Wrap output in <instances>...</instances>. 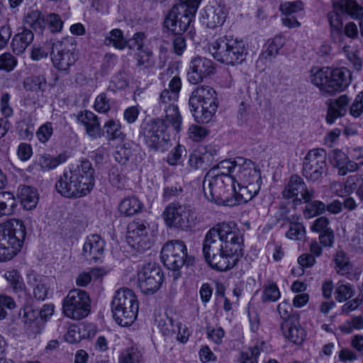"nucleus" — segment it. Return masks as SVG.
Instances as JSON below:
<instances>
[{
	"instance_id": "1",
	"label": "nucleus",
	"mask_w": 363,
	"mask_h": 363,
	"mask_svg": "<svg viewBox=\"0 0 363 363\" xmlns=\"http://www.w3.org/2000/svg\"><path fill=\"white\" fill-rule=\"evenodd\" d=\"M242 238L235 224L222 223L216 225L206 234L203 254L206 263L218 271L234 267L242 257Z\"/></svg>"
},
{
	"instance_id": "2",
	"label": "nucleus",
	"mask_w": 363,
	"mask_h": 363,
	"mask_svg": "<svg viewBox=\"0 0 363 363\" xmlns=\"http://www.w3.org/2000/svg\"><path fill=\"white\" fill-rule=\"evenodd\" d=\"M94 169L89 160H83L66 171L55 184V189L62 196L78 199L86 196L94 186Z\"/></svg>"
},
{
	"instance_id": "3",
	"label": "nucleus",
	"mask_w": 363,
	"mask_h": 363,
	"mask_svg": "<svg viewBox=\"0 0 363 363\" xmlns=\"http://www.w3.org/2000/svg\"><path fill=\"white\" fill-rule=\"evenodd\" d=\"M26 235L23 222L10 219L0 224V262L12 259L21 250Z\"/></svg>"
},
{
	"instance_id": "4",
	"label": "nucleus",
	"mask_w": 363,
	"mask_h": 363,
	"mask_svg": "<svg viewBox=\"0 0 363 363\" xmlns=\"http://www.w3.org/2000/svg\"><path fill=\"white\" fill-rule=\"evenodd\" d=\"M189 104L195 120L199 123H207L212 120L217 111V94L209 86H199L192 91Z\"/></svg>"
},
{
	"instance_id": "5",
	"label": "nucleus",
	"mask_w": 363,
	"mask_h": 363,
	"mask_svg": "<svg viewBox=\"0 0 363 363\" xmlns=\"http://www.w3.org/2000/svg\"><path fill=\"white\" fill-rule=\"evenodd\" d=\"M208 50L215 60L228 65L242 63L247 55V48L242 40L227 35L211 43Z\"/></svg>"
},
{
	"instance_id": "6",
	"label": "nucleus",
	"mask_w": 363,
	"mask_h": 363,
	"mask_svg": "<svg viewBox=\"0 0 363 363\" xmlns=\"http://www.w3.org/2000/svg\"><path fill=\"white\" fill-rule=\"evenodd\" d=\"M138 309V301L132 290L121 288L116 291L111 301V312L116 323L123 327L131 325Z\"/></svg>"
},
{
	"instance_id": "7",
	"label": "nucleus",
	"mask_w": 363,
	"mask_h": 363,
	"mask_svg": "<svg viewBox=\"0 0 363 363\" xmlns=\"http://www.w3.org/2000/svg\"><path fill=\"white\" fill-rule=\"evenodd\" d=\"M170 125L164 118L144 120L140 125V135L148 148L164 152L172 146L169 135L166 133Z\"/></svg>"
},
{
	"instance_id": "8",
	"label": "nucleus",
	"mask_w": 363,
	"mask_h": 363,
	"mask_svg": "<svg viewBox=\"0 0 363 363\" xmlns=\"http://www.w3.org/2000/svg\"><path fill=\"white\" fill-rule=\"evenodd\" d=\"M233 176L215 174L214 171H208L203 179V189L207 199L218 204L228 202L235 191Z\"/></svg>"
},
{
	"instance_id": "9",
	"label": "nucleus",
	"mask_w": 363,
	"mask_h": 363,
	"mask_svg": "<svg viewBox=\"0 0 363 363\" xmlns=\"http://www.w3.org/2000/svg\"><path fill=\"white\" fill-rule=\"evenodd\" d=\"M200 1L180 0L174 5L164 21V26L174 35L185 32L191 23Z\"/></svg>"
},
{
	"instance_id": "10",
	"label": "nucleus",
	"mask_w": 363,
	"mask_h": 363,
	"mask_svg": "<svg viewBox=\"0 0 363 363\" xmlns=\"http://www.w3.org/2000/svg\"><path fill=\"white\" fill-rule=\"evenodd\" d=\"M344 16L356 20L362 19L363 6L356 0H333V9L327 16L333 36L342 37Z\"/></svg>"
},
{
	"instance_id": "11",
	"label": "nucleus",
	"mask_w": 363,
	"mask_h": 363,
	"mask_svg": "<svg viewBox=\"0 0 363 363\" xmlns=\"http://www.w3.org/2000/svg\"><path fill=\"white\" fill-rule=\"evenodd\" d=\"M182 87L181 79L174 76L168 84V89H164L160 94L159 105L165 112L164 119L172 125L176 132L181 130L182 116L177 105L175 104L179 97Z\"/></svg>"
},
{
	"instance_id": "12",
	"label": "nucleus",
	"mask_w": 363,
	"mask_h": 363,
	"mask_svg": "<svg viewBox=\"0 0 363 363\" xmlns=\"http://www.w3.org/2000/svg\"><path fill=\"white\" fill-rule=\"evenodd\" d=\"M161 260L169 269L174 271L173 276L177 279L179 269L184 265H192L194 257H187V249L183 241L174 240L167 242L162 248Z\"/></svg>"
},
{
	"instance_id": "13",
	"label": "nucleus",
	"mask_w": 363,
	"mask_h": 363,
	"mask_svg": "<svg viewBox=\"0 0 363 363\" xmlns=\"http://www.w3.org/2000/svg\"><path fill=\"white\" fill-rule=\"evenodd\" d=\"M162 217L167 227L180 230L190 229L195 221L191 206L179 202L169 203L162 213Z\"/></svg>"
},
{
	"instance_id": "14",
	"label": "nucleus",
	"mask_w": 363,
	"mask_h": 363,
	"mask_svg": "<svg viewBox=\"0 0 363 363\" xmlns=\"http://www.w3.org/2000/svg\"><path fill=\"white\" fill-rule=\"evenodd\" d=\"M51 60L54 67L65 74L77 60L76 45L72 38H63L52 43Z\"/></svg>"
},
{
	"instance_id": "15",
	"label": "nucleus",
	"mask_w": 363,
	"mask_h": 363,
	"mask_svg": "<svg viewBox=\"0 0 363 363\" xmlns=\"http://www.w3.org/2000/svg\"><path fill=\"white\" fill-rule=\"evenodd\" d=\"M327 154L323 148H315L308 152L303 162L302 174L311 182H317L327 175Z\"/></svg>"
},
{
	"instance_id": "16",
	"label": "nucleus",
	"mask_w": 363,
	"mask_h": 363,
	"mask_svg": "<svg viewBox=\"0 0 363 363\" xmlns=\"http://www.w3.org/2000/svg\"><path fill=\"white\" fill-rule=\"evenodd\" d=\"M62 310L69 318L82 319L90 312V298L85 291L71 290L63 300Z\"/></svg>"
},
{
	"instance_id": "17",
	"label": "nucleus",
	"mask_w": 363,
	"mask_h": 363,
	"mask_svg": "<svg viewBox=\"0 0 363 363\" xmlns=\"http://www.w3.org/2000/svg\"><path fill=\"white\" fill-rule=\"evenodd\" d=\"M164 273L156 263L144 264L138 272V285L145 294H152L160 289Z\"/></svg>"
},
{
	"instance_id": "18",
	"label": "nucleus",
	"mask_w": 363,
	"mask_h": 363,
	"mask_svg": "<svg viewBox=\"0 0 363 363\" xmlns=\"http://www.w3.org/2000/svg\"><path fill=\"white\" fill-rule=\"evenodd\" d=\"M126 239L132 248L140 253L145 252L152 246L149 238V224L143 220H134L128 224Z\"/></svg>"
},
{
	"instance_id": "19",
	"label": "nucleus",
	"mask_w": 363,
	"mask_h": 363,
	"mask_svg": "<svg viewBox=\"0 0 363 363\" xmlns=\"http://www.w3.org/2000/svg\"><path fill=\"white\" fill-rule=\"evenodd\" d=\"M238 168L233 174L235 183L238 185H254L261 187L260 170L255 163L248 159L238 157Z\"/></svg>"
},
{
	"instance_id": "20",
	"label": "nucleus",
	"mask_w": 363,
	"mask_h": 363,
	"mask_svg": "<svg viewBox=\"0 0 363 363\" xmlns=\"http://www.w3.org/2000/svg\"><path fill=\"white\" fill-rule=\"evenodd\" d=\"M282 195L286 199L296 198L298 201L308 203L314 197V190L308 189L303 179L298 174L291 176Z\"/></svg>"
},
{
	"instance_id": "21",
	"label": "nucleus",
	"mask_w": 363,
	"mask_h": 363,
	"mask_svg": "<svg viewBox=\"0 0 363 363\" xmlns=\"http://www.w3.org/2000/svg\"><path fill=\"white\" fill-rule=\"evenodd\" d=\"M215 70L213 62L206 57H196L190 63V71L188 72V80L193 84L201 82L203 78L213 74Z\"/></svg>"
},
{
	"instance_id": "22",
	"label": "nucleus",
	"mask_w": 363,
	"mask_h": 363,
	"mask_svg": "<svg viewBox=\"0 0 363 363\" xmlns=\"http://www.w3.org/2000/svg\"><path fill=\"white\" fill-rule=\"evenodd\" d=\"M200 14L201 23L212 29L222 26L227 16L225 8L216 2L206 6Z\"/></svg>"
},
{
	"instance_id": "23",
	"label": "nucleus",
	"mask_w": 363,
	"mask_h": 363,
	"mask_svg": "<svg viewBox=\"0 0 363 363\" xmlns=\"http://www.w3.org/2000/svg\"><path fill=\"white\" fill-rule=\"evenodd\" d=\"M105 242L97 234L88 236L83 246V256L89 262L96 263L104 256Z\"/></svg>"
},
{
	"instance_id": "24",
	"label": "nucleus",
	"mask_w": 363,
	"mask_h": 363,
	"mask_svg": "<svg viewBox=\"0 0 363 363\" xmlns=\"http://www.w3.org/2000/svg\"><path fill=\"white\" fill-rule=\"evenodd\" d=\"M329 84L328 85V95H333L343 91L351 82V72L345 67L336 68L328 71Z\"/></svg>"
},
{
	"instance_id": "25",
	"label": "nucleus",
	"mask_w": 363,
	"mask_h": 363,
	"mask_svg": "<svg viewBox=\"0 0 363 363\" xmlns=\"http://www.w3.org/2000/svg\"><path fill=\"white\" fill-rule=\"evenodd\" d=\"M327 104L326 122L331 125L337 118L346 115L350 104V99L346 94H342L337 99L329 100Z\"/></svg>"
},
{
	"instance_id": "26",
	"label": "nucleus",
	"mask_w": 363,
	"mask_h": 363,
	"mask_svg": "<svg viewBox=\"0 0 363 363\" xmlns=\"http://www.w3.org/2000/svg\"><path fill=\"white\" fill-rule=\"evenodd\" d=\"M77 121L82 124L87 135L91 138L96 139L102 136V130L97 116L89 111L80 112L77 115Z\"/></svg>"
},
{
	"instance_id": "27",
	"label": "nucleus",
	"mask_w": 363,
	"mask_h": 363,
	"mask_svg": "<svg viewBox=\"0 0 363 363\" xmlns=\"http://www.w3.org/2000/svg\"><path fill=\"white\" fill-rule=\"evenodd\" d=\"M158 322V328L161 333L164 336H169L177 333V340L182 342H185L188 340V336L184 334L186 333L185 328L184 329V334H181L182 325L179 323H175L172 318L167 315L161 317ZM189 335V334H187Z\"/></svg>"
},
{
	"instance_id": "28",
	"label": "nucleus",
	"mask_w": 363,
	"mask_h": 363,
	"mask_svg": "<svg viewBox=\"0 0 363 363\" xmlns=\"http://www.w3.org/2000/svg\"><path fill=\"white\" fill-rule=\"evenodd\" d=\"M34 35L27 27H23L21 32L16 34L11 41V47L16 55L22 54L33 42Z\"/></svg>"
},
{
	"instance_id": "29",
	"label": "nucleus",
	"mask_w": 363,
	"mask_h": 363,
	"mask_svg": "<svg viewBox=\"0 0 363 363\" xmlns=\"http://www.w3.org/2000/svg\"><path fill=\"white\" fill-rule=\"evenodd\" d=\"M23 23L24 27L31 28L35 32L43 34L46 28L45 15L39 10H32L25 15Z\"/></svg>"
},
{
	"instance_id": "30",
	"label": "nucleus",
	"mask_w": 363,
	"mask_h": 363,
	"mask_svg": "<svg viewBox=\"0 0 363 363\" xmlns=\"http://www.w3.org/2000/svg\"><path fill=\"white\" fill-rule=\"evenodd\" d=\"M27 284L33 288V294L35 298L44 301L48 293V288L44 283L43 278L34 273L30 272L28 274Z\"/></svg>"
},
{
	"instance_id": "31",
	"label": "nucleus",
	"mask_w": 363,
	"mask_h": 363,
	"mask_svg": "<svg viewBox=\"0 0 363 363\" xmlns=\"http://www.w3.org/2000/svg\"><path fill=\"white\" fill-rule=\"evenodd\" d=\"M281 329L286 338L291 342L301 345L303 342L306 337V331L299 325L292 323H281Z\"/></svg>"
},
{
	"instance_id": "32",
	"label": "nucleus",
	"mask_w": 363,
	"mask_h": 363,
	"mask_svg": "<svg viewBox=\"0 0 363 363\" xmlns=\"http://www.w3.org/2000/svg\"><path fill=\"white\" fill-rule=\"evenodd\" d=\"M96 333V329L91 324H82L78 330L76 328H70L65 335L67 342L69 343H76L79 342L82 336L83 337L90 338Z\"/></svg>"
},
{
	"instance_id": "33",
	"label": "nucleus",
	"mask_w": 363,
	"mask_h": 363,
	"mask_svg": "<svg viewBox=\"0 0 363 363\" xmlns=\"http://www.w3.org/2000/svg\"><path fill=\"white\" fill-rule=\"evenodd\" d=\"M46 75L44 73L33 74L26 77L23 82V88L27 91L35 93H43L48 87Z\"/></svg>"
},
{
	"instance_id": "34",
	"label": "nucleus",
	"mask_w": 363,
	"mask_h": 363,
	"mask_svg": "<svg viewBox=\"0 0 363 363\" xmlns=\"http://www.w3.org/2000/svg\"><path fill=\"white\" fill-rule=\"evenodd\" d=\"M310 81L318 87L323 94H328V85L329 84L328 68L313 67L311 70Z\"/></svg>"
},
{
	"instance_id": "35",
	"label": "nucleus",
	"mask_w": 363,
	"mask_h": 363,
	"mask_svg": "<svg viewBox=\"0 0 363 363\" xmlns=\"http://www.w3.org/2000/svg\"><path fill=\"white\" fill-rule=\"evenodd\" d=\"M18 196L22 206L26 210L33 209L38 202V195L37 191L30 186H19Z\"/></svg>"
},
{
	"instance_id": "36",
	"label": "nucleus",
	"mask_w": 363,
	"mask_h": 363,
	"mask_svg": "<svg viewBox=\"0 0 363 363\" xmlns=\"http://www.w3.org/2000/svg\"><path fill=\"white\" fill-rule=\"evenodd\" d=\"M260 186L254 185H238V189L235 186L233 195L238 203H247L253 199L259 191Z\"/></svg>"
},
{
	"instance_id": "37",
	"label": "nucleus",
	"mask_w": 363,
	"mask_h": 363,
	"mask_svg": "<svg viewBox=\"0 0 363 363\" xmlns=\"http://www.w3.org/2000/svg\"><path fill=\"white\" fill-rule=\"evenodd\" d=\"M16 207V198L11 192H0V218L12 214Z\"/></svg>"
},
{
	"instance_id": "38",
	"label": "nucleus",
	"mask_w": 363,
	"mask_h": 363,
	"mask_svg": "<svg viewBox=\"0 0 363 363\" xmlns=\"http://www.w3.org/2000/svg\"><path fill=\"white\" fill-rule=\"evenodd\" d=\"M238 157L234 160H224L216 165L213 166L209 171H214L215 174L219 176L223 175H230L236 173V169L238 168Z\"/></svg>"
},
{
	"instance_id": "39",
	"label": "nucleus",
	"mask_w": 363,
	"mask_h": 363,
	"mask_svg": "<svg viewBox=\"0 0 363 363\" xmlns=\"http://www.w3.org/2000/svg\"><path fill=\"white\" fill-rule=\"evenodd\" d=\"M101 130L102 136H105L108 140L118 138L122 139L123 138L121 125L118 121L108 120L104 123Z\"/></svg>"
},
{
	"instance_id": "40",
	"label": "nucleus",
	"mask_w": 363,
	"mask_h": 363,
	"mask_svg": "<svg viewBox=\"0 0 363 363\" xmlns=\"http://www.w3.org/2000/svg\"><path fill=\"white\" fill-rule=\"evenodd\" d=\"M211 155L208 152L201 153L195 151L190 154L188 163L194 169H206L211 162Z\"/></svg>"
},
{
	"instance_id": "41",
	"label": "nucleus",
	"mask_w": 363,
	"mask_h": 363,
	"mask_svg": "<svg viewBox=\"0 0 363 363\" xmlns=\"http://www.w3.org/2000/svg\"><path fill=\"white\" fill-rule=\"evenodd\" d=\"M142 203L135 196L124 199L119 205L118 209L121 213L126 216H133L141 210Z\"/></svg>"
},
{
	"instance_id": "42",
	"label": "nucleus",
	"mask_w": 363,
	"mask_h": 363,
	"mask_svg": "<svg viewBox=\"0 0 363 363\" xmlns=\"http://www.w3.org/2000/svg\"><path fill=\"white\" fill-rule=\"evenodd\" d=\"M335 269L337 274L344 276L348 274L352 269V265L349 260L347 254L342 251H337L333 257Z\"/></svg>"
},
{
	"instance_id": "43",
	"label": "nucleus",
	"mask_w": 363,
	"mask_h": 363,
	"mask_svg": "<svg viewBox=\"0 0 363 363\" xmlns=\"http://www.w3.org/2000/svg\"><path fill=\"white\" fill-rule=\"evenodd\" d=\"M67 160L65 154H60L57 157H52L50 155H40L38 164L43 171L50 170L57 167L58 165L65 162Z\"/></svg>"
},
{
	"instance_id": "44",
	"label": "nucleus",
	"mask_w": 363,
	"mask_h": 363,
	"mask_svg": "<svg viewBox=\"0 0 363 363\" xmlns=\"http://www.w3.org/2000/svg\"><path fill=\"white\" fill-rule=\"evenodd\" d=\"M106 45H113L115 48L123 50L127 45V41L120 29H113L109 32L104 39Z\"/></svg>"
},
{
	"instance_id": "45",
	"label": "nucleus",
	"mask_w": 363,
	"mask_h": 363,
	"mask_svg": "<svg viewBox=\"0 0 363 363\" xmlns=\"http://www.w3.org/2000/svg\"><path fill=\"white\" fill-rule=\"evenodd\" d=\"M290 223L289 229L286 233V238L294 240H302L306 237V229L302 223L295 221V217L288 219Z\"/></svg>"
},
{
	"instance_id": "46",
	"label": "nucleus",
	"mask_w": 363,
	"mask_h": 363,
	"mask_svg": "<svg viewBox=\"0 0 363 363\" xmlns=\"http://www.w3.org/2000/svg\"><path fill=\"white\" fill-rule=\"evenodd\" d=\"M354 291L352 285L343 281H339L336 284L335 297L338 302H343L354 296Z\"/></svg>"
},
{
	"instance_id": "47",
	"label": "nucleus",
	"mask_w": 363,
	"mask_h": 363,
	"mask_svg": "<svg viewBox=\"0 0 363 363\" xmlns=\"http://www.w3.org/2000/svg\"><path fill=\"white\" fill-rule=\"evenodd\" d=\"M137 67L140 69H148L155 65L152 52L147 48L138 51L135 55Z\"/></svg>"
},
{
	"instance_id": "48",
	"label": "nucleus",
	"mask_w": 363,
	"mask_h": 363,
	"mask_svg": "<svg viewBox=\"0 0 363 363\" xmlns=\"http://www.w3.org/2000/svg\"><path fill=\"white\" fill-rule=\"evenodd\" d=\"M284 44V40L282 37H274L267 49L262 53V57L267 61H271L272 58L278 55L279 50L283 47Z\"/></svg>"
},
{
	"instance_id": "49",
	"label": "nucleus",
	"mask_w": 363,
	"mask_h": 363,
	"mask_svg": "<svg viewBox=\"0 0 363 363\" xmlns=\"http://www.w3.org/2000/svg\"><path fill=\"white\" fill-rule=\"evenodd\" d=\"M362 181V179L360 177L359 174L348 177L344 183V190H341V192H337V190H336V194L339 196H343L345 194L352 193L354 191H357V189Z\"/></svg>"
},
{
	"instance_id": "50",
	"label": "nucleus",
	"mask_w": 363,
	"mask_h": 363,
	"mask_svg": "<svg viewBox=\"0 0 363 363\" xmlns=\"http://www.w3.org/2000/svg\"><path fill=\"white\" fill-rule=\"evenodd\" d=\"M326 211V205L320 201H309L304 210V216L311 218L324 213Z\"/></svg>"
},
{
	"instance_id": "51",
	"label": "nucleus",
	"mask_w": 363,
	"mask_h": 363,
	"mask_svg": "<svg viewBox=\"0 0 363 363\" xmlns=\"http://www.w3.org/2000/svg\"><path fill=\"white\" fill-rule=\"evenodd\" d=\"M186 152L185 147L178 144L168 154L167 162L171 166L179 164L182 160L183 154H186Z\"/></svg>"
},
{
	"instance_id": "52",
	"label": "nucleus",
	"mask_w": 363,
	"mask_h": 363,
	"mask_svg": "<svg viewBox=\"0 0 363 363\" xmlns=\"http://www.w3.org/2000/svg\"><path fill=\"white\" fill-rule=\"evenodd\" d=\"M132 155L133 150L129 144L118 147L113 154L115 160L122 164H125Z\"/></svg>"
},
{
	"instance_id": "53",
	"label": "nucleus",
	"mask_w": 363,
	"mask_h": 363,
	"mask_svg": "<svg viewBox=\"0 0 363 363\" xmlns=\"http://www.w3.org/2000/svg\"><path fill=\"white\" fill-rule=\"evenodd\" d=\"M304 4L301 1H287L281 4L279 6L280 11L285 16H291L293 13L303 11Z\"/></svg>"
},
{
	"instance_id": "54",
	"label": "nucleus",
	"mask_w": 363,
	"mask_h": 363,
	"mask_svg": "<svg viewBox=\"0 0 363 363\" xmlns=\"http://www.w3.org/2000/svg\"><path fill=\"white\" fill-rule=\"evenodd\" d=\"M46 27L51 33L60 32L63 27V21L60 16L56 13H51L45 16Z\"/></svg>"
},
{
	"instance_id": "55",
	"label": "nucleus",
	"mask_w": 363,
	"mask_h": 363,
	"mask_svg": "<svg viewBox=\"0 0 363 363\" xmlns=\"http://www.w3.org/2000/svg\"><path fill=\"white\" fill-rule=\"evenodd\" d=\"M5 278L10 283L11 286L15 291H18L23 290L24 284L18 271L11 270L7 272L5 274Z\"/></svg>"
},
{
	"instance_id": "56",
	"label": "nucleus",
	"mask_w": 363,
	"mask_h": 363,
	"mask_svg": "<svg viewBox=\"0 0 363 363\" xmlns=\"http://www.w3.org/2000/svg\"><path fill=\"white\" fill-rule=\"evenodd\" d=\"M349 113L353 118H359L363 113V91L357 94L352 103L349 105Z\"/></svg>"
},
{
	"instance_id": "57",
	"label": "nucleus",
	"mask_w": 363,
	"mask_h": 363,
	"mask_svg": "<svg viewBox=\"0 0 363 363\" xmlns=\"http://www.w3.org/2000/svg\"><path fill=\"white\" fill-rule=\"evenodd\" d=\"M280 298V291L275 284H271L264 288L262 299L263 302H274Z\"/></svg>"
},
{
	"instance_id": "58",
	"label": "nucleus",
	"mask_w": 363,
	"mask_h": 363,
	"mask_svg": "<svg viewBox=\"0 0 363 363\" xmlns=\"http://www.w3.org/2000/svg\"><path fill=\"white\" fill-rule=\"evenodd\" d=\"M208 130L201 126L192 125L189 128V136L195 142H200L208 135Z\"/></svg>"
},
{
	"instance_id": "59",
	"label": "nucleus",
	"mask_w": 363,
	"mask_h": 363,
	"mask_svg": "<svg viewBox=\"0 0 363 363\" xmlns=\"http://www.w3.org/2000/svg\"><path fill=\"white\" fill-rule=\"evenodd\" d=\"M16 65V60L11 54L6 52L0 55V69L10 72Z\"/></svg>"
},
{
	"instance_id": "60",
	"label": "nucleus",
	"mask_w": 363,
	"mask_h": 363,
	"mask_svg": "<svg viewBox=\"0 0 363 363\" xmlns=\"http://www.w3.org/2000/svg\"><path fill=\"white\" fill-rule=\"evenodd\" d=\"M141 357L140 352L135 348L125 351L120 358V363H138Z\"/></svg>"
},
{
	"instance_id": "61",
	"label": "nucleus",
	"mask_w": 363,
	"mask_h": 363,
	"mask_svg": "<svg viewBox=\"0 0 363 363\" xmlns=\"http://www.w3.org/2000/svg\"><path fill=\"white\" fill-rule=\"evenodd\" d=\"M53 133V128L51 123H46L42 125L36 132V136L41 143H46Z\"/></svg>"
},
{
	"instance_id": "62",
	"label": "nucleus",
	"mask_w": 363,
	"mask_h": 363,
	"mask_svg": "<svg viewBox=\"0 0 363 363\" xmlns=\"http://www.w3.org/2000/svg\"><path fill=\"white\" fill-rule=\"evenodd\" d=\"M277 311L281 318L283 320L282 323H291V313L292 308L288 301H284L280 303L277 306Z\"/></svg>"
},
{
	"instance_id": "63",
	"label": "nucleus",
	"mask_w": 363,
	"mask_h": 363,
	"mask_svg": "<svg viewBox=\"0 0 363 363\" xmlns=\"http://www.w3.org/2000/svg\"><path fill=\"white\" fill-rule=\"evenodd\" d=\"M94 108L100 113H106L110 110L109 100L106 94L102 93L96 98Z\"/></svg>"
},
{
	"instance_id": "64",
	"label": "nucleus",
	"mask_w": 363,
	"mask_h": 363,
	"mask_svg": "<svg viewBox=\"0 0 363 363\" xmlns=\"http://www.w3.org/2000/svg\"><path fill=\"white\" fill-rule=\"evenodd\" d=\"M206 333L208 337L216 344H220L222 342V339L225 335V332L223 329L220 327L214 328L210 326H207Z\"/></svg>"
}]
</instances>
